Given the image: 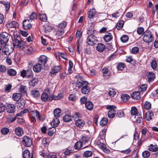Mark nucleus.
<instances>
[{"mask_svg":"<svg viewBox=\"0 0 158 158\" xmlns=\"http://www.w3.org/2000/svg\"><path fill=\"white\" fill-rule=\"evenodd\" d=\"M155 74L152 72H149L148 75V81L151 82L153 81L155 78Z\"/></svg>","mask_w":158,"mask_h":158,"instance_id":"cd10ccee","label":"nucleus"},{"mask_svg":"<svg viewBox=\"0 0 158 158\" xmlns=\"http://www.w3.org/2000/svg\"><path fill=\"white\" fill-rule=\"evenodd\" d=\"M10 35L5 32H2L0 34V42L2 44H5L7 43L10 38Z\"/></svg>","mask_w":158,"mask_h":158,"instance_id":"39448f33","label":"nucleus"},{"mask_svg":"<svg viewBox=\"0 0 158 158\" xmlns=\"http://www.w3.org/2000/svg\"><path fill=\"white\" fill-rule=\"evenodd\" d=\"M27 19H25L23 21V27L25 30H29L32 27V25L27 23Z\"/></svg>","mask_w":158,"mask_h":158,"instance_id":"9b49d317","label":"nucleus"},{"mask_svg":"<svg viewBox=\"0 0 158 158\" xmlns=\"http://www.w3.org/2000/svg\"><path fill=\"white\" fill-rule=\"evenodd\" d=\"M106 135V131L102 130L100 133L99 137L102 139H105Z\"/></svg>","mask_w":158,"mask_h":158,"instance_id":"3c124183","label":"nucleus"},{"mask_svg":"<svg viewBox=\"0 0 158 158\" xmlns=\"http://www.w3.org/2000/svg\"><path fill=\"white\" fill-rule=\"evenodd\" d=\"M130 96L127 94H123L122 95L121 98L123 101L126 102L130 98Z\"/></svg>","mask_w":158,"mask_h":158,"instance_id":"5fc2aeb1","label":"nucleus"},{"mask_svg":"<svg viewBox=\"0 0 158 158\" xmlns=\"http://www.w3.org/2000/svg\"><path fill=\"white\" fill-rule=\"evenodd\" d=\"M139 51V48L137 47L133 48L131 50V52L133 54H136Z\"/></svg>","mask_w":158,"mask_h":158,"instance_id":"680f3d73","label":"nucleus"},{"mask_svg":"<svg viewBox=\"0 0 158 158\" xmlns=\"http://www.w3.org/2000/svg\"><path fill=\"white\" fill-rule=\"evenodd\" d=\"M30 153L28 150H24L23 154V158H30Z\"/></svg>","mask_w":158,"mask_h":158,"instance_id":"c03bdc74","label":"nucleus"},{"mask_svg":"<svg viewBox=\"0 0 158 158\" xmlns=\"http://www.w3.org/2000/svg\"><path fill=\"white\" fill-rule=\"evenodd\" d=\"M53 113L54 116L57 118L59 117L62 114L60 109H54Z\"/></svg>","mask_w":158,"mask_h":158,"instance_id":"c756f323","label":"nucleus"},{"mask_svg":"<svg viewBox=\"0 0 158 158\" xmlns=\"http://www.w3.org/2000/svg\"><path fill=\"white\" fill-rule=\"evenodd\" d=\"M102 72L105 79H108L111 76V72L109 71L108 68L105 67L102 69Z\"/></svg>","mask_w":158,"mask_h":158,"instance_id":"6e6552de","label":"nucleus"},{"mask_svg":"<svg viewBox=\"0 0 158 158\" xmlns=\"http://www.w3.org/2000/svg\"><path fill=\"white\" fill-rule=\"evenodd\" d=\"M22 142L24 146L27 147H30L32 144V142L30 138L27 136L23 137Z\"/></svg>","mask_w":158,"mask_h":158,"instance_id":"0eeeda50","label":"nucleus"},{"mask_svg":"<svg viewBox=\"0 0 158 158\" xmlns=\"http://www.w3.org/2000/svg\"><path fill=\"white\" fill-rule=\"evenodd\" d=\"M6 70V68L5 66L0 64V73H4Z\"/></svg>","mask_w":158,"mask_h":158,"instance_id":"338daca9","label":"nucleus"},{"mask_svg":"<svg viewBox=\"0 0 158 158\" xmlns=\"http://www.w3.org/2000/svg\"><path fill=\"white\" fill-rule=\"evenodd\" d=\"M76 125L80 128L83 127L85 124V121L81 119H76Z\"/></svg>","mask_w":158,"mask_h":158,"instance_id":"f3484780","label":"nucleus"},{"mask_svg":"<svg viewBox=\"0 0 158 158\" xmlns=\"http://www.w3.org/2000/svg\"><path fill=\"white\" fill-rule=\"evenodd\" d=\"M153 116V114L151 111H148L146 112L145 114V118L147 120L149 121L151 120L152 116Z\"/></svg>","mask_w":158,"mask_h":158,"instance_id":"a878e982","label":"nucleus"},{"mask_svg":"<svg viewBox=\"0 0 158 158\" xmlns=\"http://www.w3.org/2000/svg\"><path fill=\"white\" fill-rule=\"evenodd\" d=\"M31 95L35 98L38 97L40 95V92L37 90L34 89L31 91Z\"/></svg>","mask_w":158,"mask_h":158,"instance_id":"2f4dec72","label":"nucleus"},{"mask_svg":"<svg viewBox=\"0 0 158 158\" xmlns=\"http://www.w3.org/2000/svg\"><path fill=\"white\" fill-rule=\"evenodd\" d=\"M150 152L148 151H145L143 152L142 156L144 158H148L150 156Z\"/></svg>","mask_w":158,"mask_h":158,"instance_id":"052dcab7","label":"nucleus"},{"mask_svg":"<svg viewBox=\"0 0 158 158\" xmlns=\"http://www.w3.org/2000/svg\"><path fill=\"white\" fill-rule=\"evenodd\" d=\"M13 50L14 48L11 46L5 45L2 48V51L5 55L9 56L13 52Z\"/></svg>","mask_w":158,"mask_h":158,"instance_id":"423d86ee","label":"nucleus"},{"mask_svg":"<svg viewBox=\"0 0 158 158\" xmlns=\"http://www.w3.org/2000/svg\"><path fill=\"white\" fill-rule=\"evenodd\" d=\"M9 131V129L7 128H3L1 130V132L3 135H6L7 134Z\"/></svg>","mask_w":158,"mask_h":158,"instance_id":"0e129e2a","label":"nucleus"},{"mask_svg":"<svg viewBox=\"0 0 158 158\" xmlns=\"http://www.w3.org/2000/svg\"><path fill=\"white\" fill-rule=\"evenodd\" d=\"M42 65L39 62L36 63L33 67V69L35 73L40 72L42 69Z\"/></svg>","mask_w":158,"mask_h":158,"instance_id":"dca6fc26","label":"nucleus"},{"mask_svg":"<svg viewBox=\"0 0 158 158\" xmlns=\"http://www.w3.org/2000/svg\"><path fill=\"white\" fill-rule=\"evenodd\" d=\"M39 19L42 21L45 22L47 20V17L46 15L44 12H41L38 15Z\"/></svg>","mask_w":158,"mask_h":158,"instance_id":"4468645a","label":"nucleus"},{"mask_svg":"<svg viewBox=\"0 0 158 158\" xmlns=\"http://www.w3.org/2000/svg\"><path fill=\"white\" fill-rule=\"evenodd\" d=\"M64 121L65 122H70L72 120L71 116L70 115H65L63 117Z\"/></svg>","mask_w":158,"mask_h":158,"instance_id":"a19ab883","label":"nucleus"},{"mask_svg":"<svg viewBox=\"0 0 158 158\" xmlns=\"http://www.w3.org/2000/svg\"><path fill=\"white\" fill-rule=\"evenodd\" d=\"M115 111L114 109H110L108 112V116L109 118H113L115 116Z\"/></svg>","mask_w":158,"mask_h":158,"instance_id":"72a5a7b5","label":"nucleus"},{"mask_svg":"<svg viewBox=\"0 0 158 158\" xmlns=\"http://www.w3.org/2000/svg\"><path fill=\"white\" fill-rule=\"evenodd\" d=\"M15 131L16 134L19 136H22L23 134V129L19 127L15 128Z\"/></svg>","mask_w":158,"mask_h":158,"instance_id":"aec40b11","label":"nucleus"},{"mask_svg":"<svg viewBox=\"0 0 158 158\" xmlns=\"http://www.w3.org/2000/svg\"><path fill=\"white\" fill-rule=\"evenodd\" d=\"M59 55L62 58L64 59L65 60H68V59H67L68 56H67V55L66 52H60V53H59Z\"/></svg>","mask_w":158,"mask_h":158,"instance_id":"864d4df0","label":"nucleus"},{"mask_svg":"<svg viewBox=\"0 0 158 158\" xmlns=\"http://www.w3.org/2000/svg\"><path fill=\"white\" fill-rule=\"evenodd\" d=\"M69 101H74L77 99V98L75 94H71L69 97Z\"/></svg>","mask_w":158,"mask_h":158,"instance_id":"e2e57ef3","label":"nucleus"},{"mask_svg":"<svg viewBox=\"0 0 158 158\" xmlns=\"http://www.w3.org/2000/svg\"><path fill=\"white\" fill-rule=\"evenodd\" d=\"M59 120L57 118L53 119L51 122V126L53 127H56L58 126L60 123Z\"/></svg>","mask_w":158,"mask_h":158,"instance_id":"4be33fe9","label":"nucleus"},{"mask_svg":"<svg viewBox=\"0 0 158 158\" xmlns=\"http://www.w3.org/2000/svg\"><path fill=\"white\" fill-rule=\"evenodd\" d=\"M33 77V73L31 70H28L26 71V77L27 78H32Z\"/></svg>","mask_w":158,"mask_h":158,"instance_id":"09e8293b","label":"nucleus"},{"mask_svg":"<svg viewBox=\"0 0 158 158\" xmlns=\"http://www.w3.org/2000/svg\"><path fill=\"white\" fill-rule=\"evenodd\" d=\"M63 96L62 94L60 93L57 96L52 95L49 96V101H52V100H57L63 98Z\"/></svg>","mask_w":158,"mask_h":158,"instance_id":"2eb2a0df","label":"nucleus"},{"mask_svg":"<svg viewBox=\"0 0 158 158\" xmlns=\"http://www.w3.org/2000/svg\"><path fill=\"white\" fill-rule=\"evenodd\" d=\"M87 98L85 97H82L80 99V102L82 104H85L87 102Z\"/></svg>","mask_w":158,"mask_h":158,"instance_id":"774afa93","label":"nucleus"},{"mask_svg":"<svg viewBox=\"0 0 158 158\" xmlns=\"http://www.w3.org/2000/svg\"><path fill=\"white\" fill-rule=\"evenodd\" d=\"M105 49V46L104 45L101 43L98 44L96 47V49L98 51L100 52H103Z\"/></svg>","mask_w":158,"mask_h":158,"instance_id":"412c9836","label":"nucleus"},{"mask_svg":"<svg viewBox=\"0 0 158 158\" xmlns=\"http://www.w3.org/2000/svg\"><path fill=\"white\" fill-rule=\"evenodd\" d=\"M125 67V64L122 62H120L118 64L117 68L118 70L122 71L124 69Z\"/></svg>","mask_w":158,"mask_h":158,"instance_id":"4c0bfd02","label":"nucleus"},{"mask_svg":"<svg viewBox=\"0 0 158 158\" xmlns=\"http://www.w3.org/2000/svg\"><path fill=\"white\" fill-rule=\"evenodd\" d=\"M38 82V79L35 77H34L30 80L29 82V85H30L34 86Z\"/></svg>","mask_w":158,"mask_h":158,"instance_id":"c9c22d12","label":"nucleus"},{"mask_svg":"<svg viewBox=\"0 0 158 158\" xmlns=\"http://www.w3.org/2000/svg\"><path fill=\"white\" fill-rule=\"evenodd\" d=\"M131 97L135 100L139 99L141 97L139 92L138 91L134 92L131 95Z\"/></svg>","mask_w":158,"mask_h":158,"instance_id":"393cba45","label":"nucleus"},{"mask_svg":"<svg viewBox=\"0 0 158 158\" xmlns=\"http://www.w3.org/2000/svg\"><path fill=\"white\" fill-rule=\"evenodd\" d=\"M154 40V37L151 32L149 31H146L144 33L143 40L145 42L149 43Z\"/></svg>","mask_w":158,"mask_h":158,"instance_id":"20e7f679","label":"nucleus"},{"mask_svg":"<svg viewBox=\"0 0 158 158\" xmlns=\"http://www.w3.org/2000/svg\"><path fill=\"white\" fill-rule=\"evenodd\" d=\"M108 121V120L107 118H103L100 122V124L102 126H105L107 124Z\"/></svg>","mask_w":158,"mask_h":158,"instance_id":"49530a36","label":"nucleus"},{"mask_svg":"<svg viewBox=\"0 0 158 158\" xmlns=\"http://www.w3.org/2000/svg\"><path fill=\"white\" fill-rule=\"evenodd\" d=\"M48 61L47 57L44 55L40 56L38 58V62L41 65L45 66Z\"/></svg>","mask_w":158,"mask_h":158,"instance_id":"9d476101","label":"nucleus"},{"mask_svg":"<svg viewBox=\"0 0 158 158\" xmlns=\"http://www.w3.org/2000/svg\"><path fill=\"white\" fill-rule=\"evenodd\" d=\"M41 100L43 102L46 101L48 99V96L47 93L44 92L41 95Z\"/></svg>","mask_w":158,"mask_h":158,"instance_id":"473e14b6","label":"nucleus"},{"mask_svg":"<svg viewBox=\"0 0 158 158\" xmlns=\"http://www.w3.org/2000/svg\"><path fill=\"white\" fill-rule=\"evenodd\" d=\"M7 73L9 76H13L16 74V71L13 69H9L7 70Z\"/></svg>","mask_w":158,"mask_h":158,"instance_id":"c85d7f7f","label":"nucleus"},{"mask_svg":"<svg viewBox=\"0 0 158 158\" xmlns=\"http://www.w3.org/2000/svg\"><path fill=\"white\" fill-rule=\"evenodd\" d=\"M89 84L84 86L81 89V92L83 94H87L90 91V89L88 86Z\"/></svg>","mask_w":158,"mask_h":158,"instance_id":"a211bd4d","label":"nucleus"},{"mask_svg":"<svg viewBox=\"0 0 158 158\" xmlns=\"http://www.w3.org/2000/svg\"><path fill=\"white\" fill-rule=\"evenodd\" d=\"M82 146V143L81 141L78 142L75 144L74 148L75 149L80 150Z\"/></svg>","mask_w":158,"mask_h":158,"instance_id":"a18cd8bd","label":"nucleus"},{"mask_svg":"<svg viewBox=\"0 0 158 158\" xmlns=\"http://www.w3.org/2000/svg\"><path fill=\"white\" fill-rule=\"evenodd\" d=\"M124 22L123 21H119L117 23L116 25V28L118 30L121 29L123 27Z\"/></svg>","mask_w":158,"mask_h":158,"instance_id":"58836bf2","label":"nucleus"},{"mask_svg":"<svg viewBox=\"0 0 158 158\" xmlns=\"http://www.w3.org/2000/svg\"><path fill=\"white\" fill-rule=\"evenodd\" d=\"M151 65L152 68L153 70H156V69L157 64L155 60H152L151 63Z\"/></svg>","mask_w":158,"mask_h":158,"instance_id":"4d7b16f0","label":"nucleus"},{"mask_svg":"<svg viewBox=\"0 0 158 158\" xmlns=\"http://www.w3.org/2000/svg\"><path fill=\"white\" fill-rule=\"evenodd\" d=\"M61 66H54L50 72V75L52 77L55 75L56 73L61 70Z\"/></svg>","mask_w":158,"mask_h":158,"instance_id":"1a4fd4ad","label":"nucleus"},{"mask_svg":"<svg viewBox=\"0 0 158 158\" xmlns=\"http://www.w3.org/2000/svg\"><path fill=\"white\" fill-rule=\"evenodd\" d=\"M22 96L20 93H14L12 96V98L15 101H18L21 98Z\"/></svg>","mask_w":158,"mask_h":158,"instance_id":"bb28decb","label":"nucleus"},{"mask_svg":"<svg viewBox=\"0 0 158 158\" xmlns=\"http://www.w3.org/2000/svg\"><path fill=\"white\" fill-rule=\"evenodd\" d=\"M2 4L5 7L6 12L7 13L10 9V3L8 2H3Z\"/></svg>","mask_w":158,"mask_h":158,"instance_id":"79ce46f5","label":"nucleus"},{"mask_svg":"<svg viewBox=\"0 0 158 158\" xmlns=\"http://www.w3.org/2000/svg\"><path fill=\"white\" fill-rule=\"evenodd\" d=\"M77 79L76 82V86L78 88H82L84 86L89 84L88 82L84 81L83 78L79 75L76 76Z\"/></svg>","mask_w":158,"mask_h":158,"instance_id":"7ed1b4c3","label":"nucleus"},{"mask_svg":"<svg viewBox=\"0 0 158 158\" xmlns=\"http://www.w3.org/2000/svg\"><path fill=\"white\" fill-rule=\"evenodd\" d=\"M73 117L75 119V120H76V119H78L79 118H82V115L80 113H76L73 114Z\"/></svg>","mask_w":158,"mask_h":158,"instance_id":"bf43d9fd","label":"nucleus"},{"mask_svg":"<svg viewBox=\"0 0 158 158\" xmlns=\"http://www.w3.org/2000/svg\"><path fill=\"white\" fill-rule=\"evenodd\" d=\"M25 51L28 54H31L33 51V48L30 46H27L25 48Z\"/></svg>","mask_w":158,"mask_h":158,"instance_id":"13d9d810","label":"nucleus"},{"mask_svg":"<svg viewBox=\"0 0 158 158\" xmlns=\"http://www.w3.org/2000/svg\"><path fill=\"white\" fill-rule=\"evenodd\" d=\"M67 26V23L64 21H63L61 23L59 24L58 27L60 28L64 29Z\"/></svg>","mask_w":158,"mask_h":158,"instance_id":"de8ad7c7","label":"nucleus"},{"mask_svg":"<svg viewBox=\"0 0 158 158\" xmlns=\"http://www.w3.org/2000/svg\"><path fill=\"white\" fill-rule=\"evenodd\" d=\"M87 33L88 35L86 40L87 43L90 45H94L98 42L97 37L95 36L97 34L96 30L89 28L88 30Z\"/></svg>","mask_w":158,"mask_h":158,"instance_id":"f257e3e1","label":"nucleus"},{"mask_svg":"<svg viewBox=\"0 0 158 158\" xmlns=\"http://www.w3.org/2000/svg\"><path fill=\"white\" fill-rule=\"evenodd\" d=\"M64 33V29L59 28L56 31V35L57 37L61 36Z\"/></svg>","mask_w":158,"mask_h":158,"instance_id":"5701e85b","label":"nucleus"},{"mask_svg":"<svg viewBox=\"0 0 158 158\" xmlns=\"http://www.w3.org/2000/svg\"><path fill=\"white\" fill-rule=\"evenodd\" d=\"M128 36L126 35H123L120 38V40L123 43H126L128 40Z\"/></svg>","mask_w":158,"mask_h":158,"instance_id":"8fccbe9b","label":"nucleus"},{"mask_svg":"<svg viewBox=\"0 0 158 158\" xmlns=\"http://www.w3.org/2000/svg\"><path fill=\"white\" fill-rule=\"evenodd\" d=\"M95 10L94 9H91L88 12V17L89 18H93L95 15Z\"/></svg>","mask_w":158,"mask_h":158,"instance_id":"7c9ffc66","label":"nucleus"},{"mask_svg":"<svg viewBox=\"0 0 158 158\" xmlns=\"http://www.w3.org/2000/svg\"><path fill=\"white\" fill-rule=\"evenodd\" d=\"M144 109H151V104L149 102L146 101L144 104Z\"/></svg>","mask_w":158,"mask_h":158,"instance_id":"69168bd1","label":"nucleus"},{"mask_svg":"<svg viewBox=\"0 0 158 158\" xmlns=\"http://www.w3.org/2000/svg\"><path fill=\"white\" fill-rule=\"evenodd\" d=\"M18 23L15 21L8 22L6 25V27L8 28H15L18 27Z\"/></svg>","mask_w":158,"mask_h":158,"instance_id":"f8f14e48","label":"nucleus"},{"mask_svg":"<svg viewBox=\"0 0 158 158\" xmlns=\"http://www.w3.org/2000/svg\"><path fill=\"white\" fill-rule=\"evenodd\" d=\"M27 88L25 85H21L19 89V92L21 95H25L27 94Z\"/></svg>","mask_w":158,"mask_h":158,"instance_id":"6ab92c4d","label":"nucleus"},{"mask_svg":"<svg viewBox=\"0 0 158 158\" xmlns=\"http://www.w3.org/2000/svg\"><path fill=\"white\" fill-rule=\"evenodd\" d=\"M30 19H27L28 22H29L30 20L36 19L37 18V15L36 13L33 12L29 16Z\"/></svg>","mask_w":158,"mask_h":158,"instance_id":"e433bc0d","label":"nucleus"},{"mask_svg":"<svg viewBox=\"0 0 158 158\" xmlns=\"http://www.w3.org/2000/svg\"><path fill=\"white\" fill-rule=\"evenodd\" d=\"M113 36L110 33H107L103 37V39L106 42H109L113 39Z\"/></svg>","mask_w":158,"mask_h":158,"instance_id":"ddd939ff","label":"nucleus"},{"mask_svg":"<svg viewBox=\"0 0 158 158\" xmlns=\"http://www.w3.org/2000/svg\"><path fill=\"white\" fill-rule=\"evenodd\" d=\"M24 106V103L23 102H18L15 104V106L17 108L23 109Z\"/></svg>","mask_w":158,"mask_h":158,"instance_id":"f704fd0d","label":"nucleus"},{"mask_svg":"<svg viewBox=\"0 0 158 158\" xmlns=\"http://www.w3.org/2000/svg\"><path fill=\"white\" fill-rule=\"evenodd\" d=\"M85 106L86 109H93L94 105L91 102L88 101L86 103Z\"/></svg>","mask_w":158,"mask_h":158,"instance_id":"37998d69","label":"nucleus"},{"mask_svg":"<svg viewBox=\"0 0 158 158\" xmlns=\"http://www.w3.org/2000/svg\"><path fill=\"white\" fill-rule=\"evenodd\" d=\"M148 147V149L150 151L156 152L158 151V147L156 145L151 144Z\"/></svg>","mask_w":158,"mask_h":158,"instance_id":"b1692460","label":"nucleus"},{"mask_svg":"<svg viewBox=\"0 0 158 158\" xmlns=\"http://www.w3.org/2000/svg\"><path fill=\"white\" fill-rule=\"evenodd\" d=\"M13 44L14 47L22 49L23 47L22 46L23 40L21 39L20 36L17 35H15L12 38Z\"/></svg>","mask_w":158,"mask_h":158,"instance_id":"f03ea898","label":"nucleus"},{"mask_svg":"<svg viewBox=\"0 0 158 158\" xmlns=\"http://www.w3.org/2000/svg\"><path fill=\"white\" fill-rule=\"evenodd\" d=\"M93 154L92 152L91 151H87L85 152L83 154V156L86 158H88L92 156Z\"/></svg>","mask_w":158,"mask_h":158,"instance_id":"ea45409f","label":"nucleus"},{"mask_svg":"<svg viewBox=\"0 0 158 158\" xmlns=\"http://www.w3.org/2000/svg\"><path fill=\"white\" fill-rule=\"evenodd\" d=\"M131 113L132 115H135L138 116L139 115V113L138 112L137 109H131Z\"/></svg>","mask_w":158,"mask_h":158,"instance_id":"603ef678","label":"nucleus"},{"mask_svg":"<svg viewBox=\"0 0 158 158\" xmlns=\"http://www.w3.org/2000/svg\"><path fill=\"white\" fill-rule=\"evenodd\" d=\"M144 29L142 27H139L138 28L137 30V32L139 35H141L143 34H144Z\"/></svg>","mask_w":158,"mask_h":158,"instance_id":"6e6d98bb","label":"nucleus"}]
</instances>
